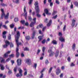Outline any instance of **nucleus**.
I'll return each instance as SVG.
<instances>
[{"label": "nucleus", "mask_w": 78, "mask_h": 78, "mask_svg": "<svg viewBox=\"0 0 78 78\" xmlns=\"http://www.w3.org/2000/svg\"><path fill=\"white\" fill-rule=\"evenodd\" d=\"M16 43L17 44V48L16 50V58H19V55H20V53L19 52V43H18V41L17 40H16Z\"/></svg>", "instance_id": "f257e3e1"}, {"label": "nucleus", "mask_w": 78, "mask_h": 78, "mask_svg": "<svg viewBox=\"0 0 78 78\" xmlns=\"http://www.w3.org/2000/svg\"><path fill=\"white\" fill-rule=\"evenodd\" d=\"M16 35H17V36L15 37L16 41V40H17L18 42V47H19V45H22L21 43H19V39L20 37V32H19V31H16Z\"/></svg>", "instance_id": "f03ea898"}, {"label": "nucleus", "mask_w": 78, "mask_h": 78, "mask_svg": "<svg viewBox=\"0 0 78 78\" xmlns=\"http://www.w3.org/2000/svg\"><path fill=\"white\" fill-rule=\"evenodd\" d=\"M22 72H23V71L21 69H20L19 70V73H17L16 75V76L17 77H22L23 76V74H22Z\"/></svg>", "instance_id": "7ed1b4c3"}, {"label": "nucleus", "mask_w": 78, "mask_h": 78, "mask_svg": "<svg viewBox=\"0 0 78 78\" xmlns=\"http://www.w3.org/2000/svg\"><path fill=\"white\" fill-rule=\"evenodd\" d=\"M32 20L33 22H32L30 24V27H33L34 26V24L36 23V18H34Z\"/></svg>", "instance_id": "20e7f679"}, {"label": "nucleus", "mask_w": 78, "mask_h": 78, "mask_svg": "<svg viewBox=\"0 0 78 78\" xmlns=\"http://www.w3.org/2000/svg\"><path fill=\"white\" fill-rule=\"evenodd\" d=\"M51 48H52V47H50V49L48 50V53H50L49 55V56L50 57L53 56V55L55 54V53L52 51V50L50 49Z\"/></svg>", "instance_id": "39448f33"}, {"label": "nucleus", "mask_w": 78, "mask_h": 78, "mask_svg": "<svg viewBox=\"0 0 78 78\" xmlns=\"http://www.w3.org/2000/svg\"><path fill=\"white\" fill-rule=\"evenodd\" d=\"M26 20L27 19V12L26 11V7L25 6L24 9V13L23 14Z\"/></svg>", "instance_id": "423d86ee"}, {"label": "nucleus", "mask_w": 78, "mask_h": 78, "mask_svg": "<svg viewBox=\"0 0 78 78\" xmlns=\"http://www.w3.org/2000/svg\"><path fill=\"white\" fill-rule=\"evenodd\" d=\"M32 30L34 31L32 33V36L31 37L32 39H34L35 37V35L36 34V30H34V28L33 27L31 29Z\"/></svg>", "instance_id": "0eeeda50"}, {"label": "nucleus", "mask_w": 78, "mask_h": 78, "mask_svg": "<svg viewBox=\"0 0 78 78\" xmlns=\"http://www.w3.org/2000/svg\"><path fill=\"white\" fill-rule=\"evenodd\" d=\"M26 62L28 64V65H31V60L29 58H27L26 60Z\"/></svg>", "instance_id": "6e6552de"}, {"label": "nucleus", "mask_w": 78, "mask_h": 78, "mask_svg": "<svg viewBox=\"0 0 78 78\" xmlns=\"http://www.w3.org/2000/svg\"><path fill=\"white\" fill-rule=\"evenodd\" d=\"M17 64L18 66L21 65L22 64V60L20 58L18 59L17 60Z\"/></svg>", "instance_id": "1a4fd4ad"}, {"label": "nucleus", "mask_w": 78, "mask_h": 78, "mask_svg": "<svg viewBox=\"0 0 78 78\" xmlns=\"http://www.w3.org/2000/svg\"><path fill=\"white\" fill-rule=\"evenodd\" d=\"M72 23L71 24V26L72 27H73L75 25V23L76 22V20H75L74 19L72 20Z\"/></svg>", "instance_id": "9d476101"}, {"label": "nucleus", "mask_w": 78, "mask_h": 78, "mask_svg": "<svg viewBox=\"0 0 78 78\" xmlns=\"http://www.w3.org/2000/svg\"><path fill=\"white\" fill-rule=\"evenodd\" d=\"M35 9L36 13L37 14H39L40 13V10L39 9V7H37L36 8H35Z\"/></svg>", "instance_id": "9b49d317"}, {"label": "nucleus", "mask_w": 78, "mask_h": 78, "mask_svg": "<svg viewBox=\"0 0 78 78\" xmlns=\"http://www.w3.org/2000/svg\"><path fill=\"white\" fill-rule=\"evenodd\" d=\"M34 5L35 6V8H39V5H38V2H37V1L36 2H35Z\"/></svg>", "instance_id": "f8f14e48"}, {"label": "nucleus", "mask_w": 78, "mask_h": 78, "mask_svg": "<svg viewBox=\"0 0 78 78\" xmlns=\"http://www.w3.org/2000/svg\"><path fill=\"white\" fill-rule=\"evenodd\" d=\"M44 72V69H43L41 72V74L40 76V78H43V75L44 74H43V72Z\"/></svg>", "instance_id": "ddd939ff"}, {"label": "nucleus", "mask_w": 78, "mask_h": 78, "mask_svg": "<svg viewBox=\"0 0 78 78\" xmlns=\"http://www.w3.org/2000/svg\"><path fill=\"white\" fill-rule=\"evenodd\" d=\"M3 3V2H1V3L0 4L1 6L3 7L7 6V4H4V3Z\"/></svg>", "instance_id": "4468645a"}, {"label": "nucleus", "mask_w": 78, "mask_h": 78, "mask_svg": "<svg viewBox=\"0 0 78 78\" xmlns=\"http://www.w3.org/2000/svg\"><path fill=\"white\" fill-rule=\"evenodd\" d=\"M59 40L60 41H61L62 42H64L65 41L63 37H59Z\"/></svg>", "instance_id": "2eb2a0df"}, {"label": "nucleus", "mask_w": 78, "mask_h": 78, "mask_svg": "<svg viewBox=\"0 0 78 78\" xmlns=\"http://www.w3.org/2000/svg\"><path fill=\"white\" fill-rule=\"evenodd\" d=\"M61 73V70L59 69H57V71L56 72V74L57 75H58L59 73Z\"/></svg>", "instance_id": "dca6fc26"}, {"label": "nucleus", "mask_w": 78, "mask_h": 78, "mask_svg": "<svg viewBox=\"0 0 78 78\" xmlns=\"http://www.w3.org/2000/svg\"><path fill=\"white\" fill-rule=\"evenodd\" d=\"M9 13L8 12L7 13L6 15L5 16H4L5 19L6 20L8 19V17H9Z\"/></svg>", "instance_id": "f3484780"}, {"label": "nucleus", "mask_w": 78, "mask_h": 78, "mask_svg": "<svg viewBox=\"0 0 78 78\" xmlns=\"http://www.w3.org/2000/svg\"><path fill=\"white\" fill-rule=\"evenodd\" d=\"M52 22V20H50L49 21V23H48L47 24V27H50V26Z\"/></svg>", "instance_id": "a211bd4d"}, {"label": "nucleus", "mask_w": 78, "mask_h": 78, "mask_svg": "<svg viewBox=\"0 0 78 78\" xmlns=\"http://www.w3.org/2000/svg\"><path fill=\"white\" fill-rule=\"evenodd\" d=\"M76 47V46L75 45V44H73L72 45V48L74 51H75Z\"/></svg>", "instance_id": "6ab92c4d"}, {"label": "nucleus", "mask_w": 78, "mask_h": 78, "mask_svg": "<svg viewBox=\"0 0 78 78\" xmlns=\"http://www.w3.org/2000/svg\"><path fill=\"white\" fill-rule=\"evenodd\" d=\"M44 12H45L46 14H48V15H49V14H51V13H48V9H44Z\"/></svg>", "instance_id": "aec40b11"}, {"label": "nucleus", "mask_w": 78, "mask_h": 78, "mask_svg": "<svg viewBox=\"0 0 78 78\" xmlns=\"http://www.w3.org/2000/svg\"><path fill=\"white\" fill-rule=\"evenodd\" d=\"M5 12H4L2 13L1 18L2 19H3L4 17V16L5 17Z\"/></svg>", "instance_id": "412c9836"}, {"label": "nucleus", "mask_w": 78, "mask_h": 78, "mask_svg": "<svg viewBox=\"0 0 78 78\" xmlns=\"http://www.w3.org/2000/svg\"><path fill=\"white\" fill-rule=\"evenodd\" d=\"M24 70H25L26 71L24 73V76H26L27 75V69H24Z\"/></svg>", "instance_id": "4be33fe9"}, {"label": "nucleus", "mask_w": 78, "mask_h": 78, "mask_svg": "<svg viewBox=\"0 0 78 78\" xmlns=\"http://www.w3.org/2000/svg\"><path fill=\"white\" fill-rule=\"evenodd\" d=\"M52 44H53L54 45H56L57 44V42L56 41V40H53L52 41Z\"/></svg>", "instance_id": "5701e85b"}, {"label": "nucleus", "mask_w": 78, "mask_h": 78, "mask_svg": "<svg viewBox=\"0 0 78 78\" xmlns=\"http://www.w3.org/2000/svg\"><path fill=\"white\" fill-rule=\"evenodd\" d=\"M58 55H59V51H57L56 53H55V56L56 57H57V56H58Z\"/></svg>", "instance_id": "b1692460"}, {"label": "nucleus", "mask_w": 78, "mask_h": 78, "mask_svg": "<svg viewBox=\"0 0 78 78\" xmlns=\"http://www.w3.org/2000/svg\"><path fill=\"white\" fill-rule=\"evenodd\" d=\"M15 2L16 4H19L20 3V0H16Z\"/></svg>", "instance_id": "393cba45"}, {"label": "nucleus", "mask_w": 78, "mask_h": 78, "mask_svg": "<svg viewBox=\"0 0 78 78\" xmlns=\"http://www.w3.org/2000/svg\"><path fill=\"white\" fill-rule=\"evenodd\" d=\"M33 0H30L29 2H28V4L29 5H31L32 4V2H33Z\"/></svg>", "instance_id": "a878e982"}, {"label": "nucleus", "mask_w": 78, "mask_h": 78, "mask_svg": "<svg viewBox=\"0 0 78 78\" xmlns=\"http://www.w3.org/2000/svg\"><path fill=\"white\" fill-rule=\"evenodd\" d=\"M24 51H29L30 50L29 49V48L27 47H26L24 49Z\"/></svg>", "instance_id": "bb28decb"}, {"label": "nucleus", "mask_w": 78, "mask_h": 78, "mask_svg": "<svg viewBox=\"0 0 78 78\" xmlns=\"http://www.w3.org/2000/svg\"><path fill=\"white\" fill-rule=\"evenodd\" d=\"M2 27L5 28V29H6V30H7L8 29V27H7V26H6V25H3L2 26Z\"/></svg>", "instance_id": "cd10ccee"}, {"label": "nucleus", "mask_w": 78, "mask_h": 78, "mask_svg": "<svg viewBox=\"0 0 78 78\" xmlns=\"http://www.w3.org/2000/svg\"><path fill=\"white\" fill-rule=\"evenodd\" d=\"M25 38L26 40H29L30 39V37L29 36H26L25 37Z\"/></svg>", "instance_id": "c85d7f7f"}, {"label": "nucleus", "mask_w": 78, "mask_h": 78, "mask_svg": "<svg viewBox=\"0 0 78 78\" xmlns=\"http://www.w3.org/2000/svg\"><path fill=\"white\" fill-rule=\"evenodd\" d=\"M46 48L44 47L42 48V51H43V53H44L45 51V50Z\"/></svg>", "instance_id": "c756f323"}, {"label": "nucleus", "mask_w": 78, "mask_h": 78, "mask_svg": "<svg viewBox=\"0 0 78 78\" xmlns=\"http://www.w3.org/2000/svg\"><path fill=\"white\" fill-rule=\"evenodd\" d=\"M74 4L76 6H78V2H74Z\"/></svg>", "instance_id": "7c9ffc66"}, {"label": "nucleus", "mask_w": 78, "mask_h": 78, "mask_svg": "<svg viewBox=\"0 0 78 78\" xmlns=\"http://www.w3.org/2000/svg\"><path fill=\"white\" fill-rule=\"evenodd\" d=\"M48 60L47 59L45 61V64L46 65L48 64L49 63Z\"/></svg>", "instance_id": "2f4dec72"}, {"label": "nucleus", "mask_w": 78, "mask_h": 78, "mask_svg": "<svg viewBox=\"0 0 78 78\" xmlns=\"http://www.w3.org/2000/svg\"><path fill=\"white\" fill-rule=\"evenodd\" d=\"M28 17L30 21H31V20H32V18H31V16H28Z\"/></svg>", "instance_id": "473e14b6"}, {"label": "nucleus", "mask_w": 78, "mask_h": 78, "mask_svg": "<svg viewBox=\"0 0 78 78\" xmlns=\"http://www.w3.org/2000/svg\"><path fill=\"white\" fill-rule=\"evenodd\" d=\"M55 3L56 4H58V5H59L60 2L58 0H55Z\"/></svg>", "instance_id": "72a5a7b5"}, {"label": "nucleus", "mask_w": 78, "mask_h": 78, "mask_svg": "<svg viewBox=\"0 0 78 78\" xmlns=\"http://www.w3.org/2000/svg\"><path fill=\"white\" fill-rule=\"evenodd\" d=\"M8 39L9 40H10V39H11V34H9V35Z\"/></svg>", "instance_id": "f704fd0d"}, {"label": "nucleus", "mask_w": 78, "mask_h": 78, "mask_svg": "<svg viewBox=\"0 0 78 78\" xmlns=\"http://www.w3.org/2000/svg\"><path fill=\"white\" fill-rule=\"evenodd\" d=\"M0 67H1V69H4L5 68L3 65L2 64H0Z\"/></svg>", "instance_id": "c9c22d12"}, {"label": "nucleus", "mask_w": 78, "mask_h": 78, "mask_svg": "<svg viewBox=\"0 0 78 78\" xmlns=\"http://www.w3.org/2000/svg\"><path fill=\"white\" fill-rule=\"evenodd\" d=\"M8 55L6 53H5L4 56V58H6V57H8Z\"/></svg>", "instance_id": "e433bc0d"}, {"label": "nucleus", "mask_w": 78, "mask_h": 78, "mask_svg": "<svg viewBox=\"0 0 78 78\" xmlns=\"http://www.w3.org/2000/svg\"><path fill=\"white\" fill-rule=\"evenodd\" d=\"M12 71L11 70H9L8 72V73L9 74V75H11V74H12Z\"/></svg>", "instance_id": "4c0bfd02"}, {"label": "nucleus", "mask_w": 78, "mask_h": 78, "mask_svg": "<svg viewBox=\"0 0 78 78\" xmlns=\"http://www.w3.org/2000/svg\"><path fill=\"white\" fill-rule=\"evenodd\" d=\"M5 43L6 45H8H8H9V42L8 41H6L5 42Z\"/></svg>", "instance_id": "58836bf2"}, {"label": "nucleus", "mask_w": 78, "mask_h": 78, "mask_svg": "<svg viewBox=\"0 0 78 78\" xmlns=\"http://www.w3.org/2000/svg\"><path fill=\"white\" fill-rule=\"evenodd\" d=\"M66 25H65L63 28V31H66Z\"/></svg>", "instance_id": "ea45409f"}, {"label": "nucleus", "mask_w": 78, "mask_h": 78, "mask_svg": "<svg viewBox=\"0 0 78 78\" xmlns=\"http://www.w3.org/2000/svg\"><path fill=\"white\" fill-rule=\"evenodd\" d=\"M37 16L38 17H39V18H40V17H41V15H40V14H39V13H37Z\"/></svg>", "instance_id": "a19ab883"}, {"label": "nucleus", "mask_w": 78, "mask_h": 78, "mask_svg": "<svg viewBox=\"0 0 78 78\" xmlns=\"http://www.w3.org/2000/svg\"><path fill=\"white\" fill-rule=\"evenodd\" d=\"M10 27L11 28H12L14 27V25L12 24L10 25Z\"/></svg>", "instance_id": "79ce46f5"}, {"label": "nucleus", "mask_w": 78, "mask_h": 78, "mask_svg": "<svg viewBox=\"0 0 78 78\" xmlns=\"http://www.w3.org/2000/svg\"><path fill=\"white\" fill-rule=\"evenodd\" d=\"M67 60L68 61V62H70V60H71L70 57H68Z\"/></svg>", "instance_id": "37998d69"}, {"label": "nucleus", "mask_w": 78, "mask_h": 78, "mask_svg": "<svg viewBox=\"0 0 78 78\" xmlns=\"http://www.w3.org/2000/svg\"><path fill=\"white\" fill-rule=\"evenodd\" d=\"M42 36H40L38 37V39H39V41H41V40H42Z\"/></svg>", "instance_id": "c03bdc74"}, {"label": "nucleus", "mask_w": 78, "mask_h": 78, "mask_svg": "<svg viewBox=\"0 0 78 78\" xmlns=\"http://www.w3.org/2000/svg\"><path fill=\"white\" fill-rule=\"evenodd\" d=\"M7 33V32L6 31H4L2 33V35H6Z\"/></svg>", "instance_id": "a18cd8bd"}, {"label": "nucleus", "mask_w": 78, "mask_h": 78, "mask_svg": "<svg viewBox=\"0 0 78 78\" xmlns=\"http://www.w3.org/2000/svg\"><path fill=\"white\" fill-rule=\"evenodd\" d=\"M10 47H13L14 46V45H13V44H12V43H10Z\"/></svg>", "instance_id": "49530a36"}, {"label": "nucleus", "mask_w": 78, "mask_h": 78, "mask_svg": "<svg viewBox=\"0 0 78 78\" xmlns=\"http://www.w3.org/2000/svg\"><path fill=\"white\" fill-rule=\"evenodd\" d=\"M41 52V50L40 49H38L37 51V55H39V53Z\"/></svg>", "instance_id": "de8ad7c7"}, {"label": "nucleus", "mask_w": 78, "mask_h": 78, "mask_svg": "<svg viewBox=\"0 0 78 78\" xmlns=\"http://www.w3.org/2000/svg\"><path fill=\"white\" fill-rule=\"evenodd\" d=\"M8 46L7 44H4V45H3V47L4 48H6L7 47H8Z\"/></svg>", "instance_id": "09e8293b"}, {"label": "nucleus", "mask_w": 78, "mask_h": 78, "mask_svg": "<svg viewBox=\"0 0 78 78\" xmlns=\"http://www.w3.org/2000/svg\"><path fill=\"white\" fill-rule=\"evenodd\" d=\"M63 76H64V74L63 73H61L60 76V77L61 78H63Z\"/></svg>", "instance_id": "8fccbe9b"}, {"label": "nucleus", "mask_w": 78, "mask_h": 78, "mask_svg": "<svg viewBox=\"0 0 78 78\" xmlns=\"http://www.w3.org/2000/svg\"><path fill=\"white\" fill-rule=\"evenodd\" d=\"M14 20L15 22H18V18H16L14 19Z\"/></svg>", "instance_id": "3c124183"}, {"label": "nucleus", "mask_w": 78, "mask_h": 78, "mask_svg": "<svg viewBox=\"0 0 78 78\" xmlns=\"http://www.w3.org/2000/svg\"><path fill=\"white\" fill-rule=\"evenodd\" d=\"M9 56L10 58H13L14 56V55L13 54L10 55H9Z\"/></svg>", "instance_id": "603ef678"}, {"label": "nucleus", "mask_w": 78, "mask_h": 78, "mask_svg": "<svg viewBox=\"0 0 78 78\" xmlns=\"http://www.w3.org/2000/svg\"><path fill=\"white\" fill-rule=\"evenodd\" d=\"M44 22L45 23H48V19L46 18L44 20Z\"/></svg>", "instance_id": "864d4df0"}, {"label": "nucleus", "mask_w": 78, "mask_h": 78, "mask_svg": "<svg viewBox=\"0 0 78 78\" xmlns=\"http://www.w3.org/2000/svg\"><path fill=\"white\" fill-rule=\"evenodd\" d=\"M2 36L4 39H6V35H2Z\"/></svg>", "instance_id": "5fc2aeb1"}, {"label": "nucleus", "mask_w": 78, "mask_h": 78, "mask_svg": "<svg viewBox=\"0 0 78 78\" xmlns=\"http://www.w3.org/2000/svg\"><path fill=\"white\" fill-rule=\"evenodd\" d=\"M50 3V6H51V7H52V6H53V2H51L50 3Z\"/></svg>", "instance_id": "6e6d98bb"}, {"label": "nucleus", "mask_w": 78, "mask_h": 78, "mask_svg": "<svg viewBox=\"0 0 78 78\" xmlns=\"http://www.w3.org/2000/svg\"><path fill=\"white\" fill-rule=\"evenodd\" d=\"M25 20H21V23L22 24H24V23H25Z\"/></svg>", "instance_id": "4d7b16f0"}, {"label": "nucleus", "mask_w": 78, "mask_h": 78, "mask_svg": "<svg viewBox=\"0 0 78 78\" xmlns=\"http://www.w3.org/2000/svg\"><path fill=\"white\" fill-rule=\"evenodd\" d=\"M43 25L42 24H40L39 25V28H42L43 27Z\"/></svg>", "instance_id": "13d9d810"}, {"label": "nucleus", "mask_w": 78, "mask_h": 78, "mask_svg": "<svg viewBox=\"0 0 78 78\" xmlns=\"http://www.w3.org/2000/svg\"><path fill=\"white\" fill-rule=\"evenodd\" d=\"M25 25L26 26H28L29 25V23H28V22H27L25 23Z\"/></svg>", "instance_id": "bf43d9fd"}, {"label": "nucleus", "mask_w": 78, "mask_h": 78, "mask_svg": "<svg viewBox=\"0 0 78 78\" xmlns=\"http://www.w3.org/2000/svg\"><path fill=\"white\" fill-rule=\"evenodd\" d=\"M75 66V64H73V63H71L70 66L71 67H73V66Z\"/></svg>", "instance_id": "052dcab7"}, {"label": "nucleus", "mask_w": 78, "mask_h": 78, "mask_svg": "<svg viewBox=\"0 0 78 78\" xmlns=\"http://www.w3.org/2000/svg\"><path fill=\"white\" fill-rule=\"evenodd\" d=\"M10 62L12 63V65H13V64H14V60H11Z\"/></svg>", "instance_id": "680f3d73"}, {"label": "nucleus", "mask_w": 78, "mask_h": 78, "mask_svg": "<svg viewBox=\"0 0 78 78\" xmlns=\"http://www.w3.org/2000/svg\"><path fill=\"white\" fill-rule=\"evenodd\" d=\"M37 67V64H35L34 66V67L35 69H36V67Z\"/></svg>", "instance_id": "e2e57ef3"}, {"label": "nucleus", "mask_w": 78, "mask_h": 78, "mask_svg": "<svg viewBox=\"0 0 78 78\" xmlns=\"http://www.w3.org/2000/svg\"><path fill=\"white\" fill-rule=\"evenodd\" d=\"M45 40H44L42 41V44H45Z\"/></svg>", "instance_id": "0e129e2a"}, {"label": "nucleus", "mask_w": 78, "mask_h": 78, "mask_svg": "<svg viewBox=\"0 0 78 78\" xmlns=\"http://www.w3.org/2000/svg\"><path fill=\"white\" fill-rule=\"evenodd\" d=\"M56 13V11H54L52 13V15L54 16V15H55V14Z\"/></svg>", "instance_id": "69168bd1"}, {"label": "nucleus", "mask_w": 78, "mask_h": 78, "mask_svg": "<svg viewBox=\"0 0 78 78\" xmlns=\"http://www.w3.org/2000/svg\"><path fill=\"white\" fill-rule=\"evenodd\" d=\"M57 16H57V15H56L55 16L52 17V19H56V17H57Z\"/></svg>", "instance_id": "338daca9"}, {"label": "nucleus", "mask_w": 78, "mask_h": 78, "mask_svg": "<svg viewBox=\"0 0 78 78\" xmlns=\"http://www.w3.org/2000/svg\"><path fill=\"white\" fill-rule=\"evenodd\" d=\"M45 29H46V27H44L42 29L43 31H44V30H45Z\"/></svg>", "instance_id": "774afa93"}]
</instances>
